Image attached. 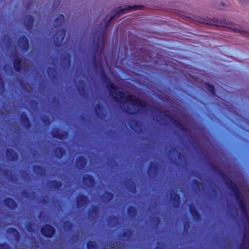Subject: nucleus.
Returning a JSON list of instances; mask_svg holds the SVG:
<instances>
[{
    "label": "nucleus",
    "instance_id": "nucleus-47",
    "mask_svg": "<svg viewBox=\"0 0 249 249\" xmlns=\"http://www.w3.org/2000/svg\"><path fill=\"white\" fill-rule=\"evenodd\" d=\"M155 249H163V246L160 242H158L157 246L156 247Z\"/></svg>",
    "mask_w": 249,
    "mask_h": 249
},
{
    "label": "nucleus",
    "instance_id": "nucleus-55",
    "mask_svg": "<svg viewBox=\"0 0 249 249\" xmlns=\"http://www.w3.org/2000/svg\"><path fill=\"white\" fill-rule=\"evenodd\" d=\"M154 109H155V110H156V111H157V112H160V113H161V111L160 109H158V108H155V107H154Z\"/></svg>",
    "mask_w": 249,
    "mask_h": 249
},
{
    "label": "nucleus",
    "instance_id": "nucleus-13",
    "mask_svg": "<svg viewBox=\"0 0 249 249\" xmlns=\"http://www.w3.org/2000/svg\"><path fill=\"white\" fill-rule=\"evenodd\" d=\"M68 133L67 132H61L60 130L56 128L52 131V136L54 138L58 139L61 140L66 139L68 137Z\"/></svg>",
    "mask_w": 249,
    "mask_h": 249
},
{
    "label": "nucleus",
    "instance_id": "nucleus-15",
    "mask_svg": "<svg viewBox=\"0 0 249 249\" xmlns=\"http://www.w3.org/2000/svg\"><path fill=\"white\" fill-rule=\"evenodd\" d=\"M87 159L83 156H79L76 159V167L79 170L83 169L87 165Z\"/></svg>",
    "mask_w": 249,
    "mask_h": 249
},
{
    "label": "nucleus",
    "instance_id": "nucleus-27",
    "mask_svg": "<svg viewBox=\"0 0 249 249\" xmlns=\"http://www.w3.org/2000/svg\"><path fill=\"white\" fill-rule=\"evenodd\" d=\"M127 212L129 217L132 218H135L137 214V209L134 206H129Z\"/></svg>",
    "mask_w": 249,
    "mask_h": 249
},
{
    "label": "nucleus",
    "instance_id": "nucleus-28",
    "mask_svg": "<svg viewBox=\"0 0 249 249\" xmlns=\"http://www.w3.org/2000/svg\"><path fill=\"white\" fill-rule=\"evenodd\" d=\"M214 6L220 10H226L231 6L229 3H226L225 2H221L220 3L215 2L214 4Z\"/></svg>",
    "mask_w": 249,
    "mask_h": 249
},
{
    "label": "nucleus",
    "instance_id": "nucleus-59",
    "mask_svg": "<svg viewBox=\"0 0 249 249\" xmlns=\"http://www.w3.org/2000/svg\"><path fill=\"white\" fill-rule=\"evenodd\" d=\"M244 236H246V233H244Z\"/></svg>",
    "mask_w": 249,
    "mask_h": 249
},
{
    "label": "nucleus",
    "instance_id": "nucleus-26",
    "mask_svg": "<svg viewBox=\"0 0 249 249\" xmlns=\"http://www.w3.org/2000/svg\"><path fill=\"white\" fill-rule=\"evenodd\" d=\"M64 19L65 17L63 14L58 15L54 20V27H57L61 26L63 23Z\"/></svg>",
    "mask_w": 249,
    "mask_h": 249
},
{
    "label": "nucleus",
    "instance_id": "nucleus-44",
    "mask_svg": "<svg viewBox=\"0 0 249 249\" xmlns=\"http://www.w3.org/2000/svg\"><path fill=\"white\" fill-rule=\"evenodd\" d=\"M240 4L242 5H247L249 2V0H238Z\"/></svg>",
    "mask_w": 249,
    "mask_h": 249
},
{
    "label": "nucleus",
    "instance_id": "nucleus-40",
    "mask_svg": "<svg viewBox=\"0 0 249 249\" xmlns=\"http://www.w3.org/2000/svg\"><path fill=\"white\" fill-rule=\"evenodd\" d=\"M239 249H248V244L245 241V238H244L242 240Z\"/></svg>",
    "mask_w": 249,
    "mask_h": 249
},
{
    "label": "nucleus",
    "instance_id": "nucleus-33",
    "mask_svg": "<svg viewBox=\"0 0 249 249\" xmlns=\"http://www.w3.org/2000/svg\"><path fill=\"white\" fill-rule=\"evenodd\" d=\"M99 208L97 206L93 205L91 209L89 211V214L90 215H93L94 216H96L98 214Z\"/></svg>",
    "mask_w": 249,
    "mask_h": 249
},
{
    "label": "nucleus",
    "instance_id": "nucleus-49",
    "mask_svg": "<svg viewBox=\"0 0 249 249\" xmlns=\"http://www.w3.org/2000/svg\"><path fill=\"white\" fill-rule=\"evenodd\" d=\"M178 159L179 160H181V158H182V154L180 153V152H178Z\"/></svg>",
    "mask_w": 249,
    "mask_h": 249
},
{
    "label": "nucleus",
    "instance_id": "nucleus-9",
    "mask_svg": "<svg viewBox=\"0 0 249 249\" xmlns=\"http://www.w3.org/2000/svg\"><path fill=\"white\" fill-rule=\"evenodd\" d=\"M20 48L24 52L27 51L29 49V43L28 38L24 35L21 36L18 41Z\"/></svg>",
    "mask_w": 249,
    "mask_h": 249
},
{
    "label": "nucleus",
    "instance_id": "nucleus-21",
    "mask_svg": "<svg viewBox=\"0 0 249 249\" xmlns=\"http://www.w3.org/2000/svg\"><path fill=\"white\" fill-rule=\"evenodd\" d=\"M189 212L193 217L196 220H199L201 218L200 214L196 208V206L193 204H190L189 206Z\"/></svg>",
    "mask_w": 249,
    "mask_h": 249
},
{
    "label": "nucleus",
    "instance_id": "nucleus-31",
    "mask_svg": "<svg viewBox=\"0 0 249 249\" xmlns=\"http://www.w3.org/2000/svg\"><path fill=\"white\" fill-rule=\"evenodd\" d=\"M205 88L213 95H214L215 94V89L214 87L209 83H205Z\"/></svg>",
    "mask_w": 249,
    "mask_h": 249
},
{
    "label": "nucleus",
    "instance_id": "nucleus-7",
    "mask_svg": "<svg viewBox=\"0 0 249 249\" xmlns=\"http://www.w3.org/2000/svg\"><path fill=\"white\" fill-rule=\"evenodd\" d=\"M66 36V30L64 29L57 31L54 36V44L57 47L61 46Z\"/></svg>",
    "mask_w": 249,
    "mask_h": 249
},
{
    "label": "nucleus",
    "instance_id": "nucleus-52",
    "mask_svg": "<svg viewBox=\"0 0 249 249\" xmlns=\"http://www.w3.org/2000/svg\"><path fill=\"white\" fill-rule=\"evenodd\" d=\"M68 62L69 65H70V64L71 63V59H70L71 56L69 54H68Z\"/></svg>",
    "mask_w": 249,
    "mask_h": 249
},
{
    "label": "nucleus",
    "instance_id": "nucleus-6",
    "mask_svg": "<svg viewBox=\"0 0 249 249\" xmlns=\"http://www.w3.org/2000/svg\"><path fill=\"white\" fill-rule=\"evenodd\" d=\"M163 116L167 119L171 120L172 123L176 127L180 130L182 132H188V129L184 125V124L178 119H175L168 113H164Z\"/></svg>",
    "mask_w": 249,
    "mask_h": 249
},
{
    "label": "nucleus",
    "instance_id": "nucleus-58",
    "mask_svg": "<svg viewBox=\"0 0 249 249\" xmlns=\"http://www.w3.org/2000/svg\"><path fill=\"white\" fill-rule=\"evenodd\" d=\"M156 218L157 219V220L159 221L160 220V219L158 217H156Z\"/></svg>",
    "mask_w": 249,
    "mask_h": 249
},
{
    "label": "nucleus",
    "instance_id": "nucleus-35",
    "mask_svg": "<svg viewBox=\"0 0 249 249\" xmlns=\"http://www.w3.org/2000/svg\"><path fill=\"white\" fill-rule=\"evenodd\" d=\"M127 188L130 192H134L136 191L135 183L132 180H129Z\"/></svg>",
    "mask_w": 249,
    "mask_h": 249
},
{
    "label": "nucleus",
    "instance_id": "nucleus-20",
    "mask_svg": "<svg viewBox=\"0 0 249 249\" xmlns=\"http://www.w3.org/2000/svg\"><path fill=\"white\" fill-rule=\"evenodd\" d=\"M170 200L175 208H178L180 205V197L179 195L177 193L170 196Z\"/></svg>",
    "mask_w": 249,
    "mask_h": 249
},
{
    "label": "nucleus",
    "instance_id": "nucleus-23",
    "mask_svg": "<svg viewBox=\"0 0 249 249\" xmlns=\"http://www.w3.org/2000/svg\"><path fill=\"white\" fill-rule=\"evenodd\" d=\"M54 153L55 157L60 160L65 154V149L62 147L57 146L54 149Z\"/></svg>",
    "mask_w": 249,
    "mask_h": 249
},
{
    "label": "nucleus",
    "instance_id": "nucleus-48",
    "mask_svg": "<svg viewBox=\"0 0 249 249\" xmlns=\"http://www.w3.org/2000/svg\"><path fill=\"white\" fill-rule=\"evenodd\" d=\"M43 122L46 124H50L51 123L50 120L48 118H46L43 120Z\"/></svg>",
    "mask_w": 249,
    "mask_h": 249
},
{
    "label": "nucleus",
    "instance_id": "nucleus-14",
    "mask_svg": "<svg viewBox=\"0 0 249 249\" xmlns=\"http://www.w3.org/2000/svg\"><path fill=\"white\" fill-rule=\"evenodd\" d=\"M6 156L7 159L11 161H17L18 159V156L17 152L11 148L6 149Z\"/></svg>",
    "mask_w": 249,
    "mask_h": 249
},
{
    "label": "nucleus",
    "instance_id": "nucleus-16",
    "mask_svg": "<svg viewBox=\"0 0 249 249\" xmlns=\"http://www.w3.org/2000/svg\"><path fill=\"white\" fill-rule=\"evenodd\" d=\"M89 202V198L87 196L80 195L76 198V205L78 208H82L86 205Z\"/></svg>",
    "mask_w": 249,
    "mask_h": 249
},
{
    "label": "nucleus",
    "instance_id": "nucleus-4",
    "mask_svg": "<svg viewBox=\"0 0 249 249\" xmlns=\"http://www.w3.org/2000/svg\"><path fill=\"white\" fill-rule=\"evenodd\" d=\"M224 183L227 185L228 187L233 192L236 201L244 197L241 195L239 188L232 180L229 178V180Z\"/></svg>",
    "mask_w": 249,
    "mask_h": 249
},
{
    "label": "nucleus",
    "instance_id": "nucleus-37",
    "mask_svg": "<svg viewBox=\"0 0 249 249\" xmlns=\"http://www.w3.org/2000/svg\"><path fill=\"white\" fill-rule=\"evenodd\" d=\"M72 227L73 224L72 222L68 220H66L64 222L63 227L65 230L69 231L72 229Z\"/></svg>",
    "mask_w": 249,
    "mask_h": 249
},
{
    "label": "nucleus",
    "instance_id": "nucleus-32",
    "mask_svg": "<svg viewBox=\"0 0 249 249\" xmlns=\"http://www.w3.org/2000/svg\"><path fill=\"white\" fill-rule=\"evenodd\" d=\"M114 195L113 193L108 191L105 192L104 194V198L107 202H109L111 201Z\"/></svg>",
    "mask_w": 249,
    "mask_h": 249
},
{
    "label": "nucleus",
    "instance_id": "nucleus-30",
    "mask_svg": "<svg viewBox=\"0 0 249 249\" xmlns=\"http://www.w3.org/2000/svg\"><path fill=\"white\" fill-rule=\"evenodd\" d=\"M56 71L54 68L48 67L47 69V73L50 78L52 79H55L56 78Z\"/></svg>",
    "mask_w": 249,
    "mask_h": 249
},
{
    "label": "nucleus",
    "instance_id": "nucleus-51",
    "mask_svg": "<svg viewBox=\"0 0 249 249\" xmlns=\"http://www.w3.org/2000/svg\"><path fill=\"white\" fill-rule=\"evenodd\" d=\"M27 194V192L26 191H23L22 192V195L25 197H27V196L26 195Z\"/></svg>",
    "mask_w": 249,
    "mask_h": 249
},
{
    "label": "nucleus",
    "instance_id": "nucleus-56",
    "mask_svg": "<svg viewBox=\"0 0 249 249\" xmlns=\"http://www.w3.org/2000/svg\"><path fill=\"white\" fill-rule=\"evenodd\" d=\"M80 83L82 84H83V85H84V82L83 81H80Z\"/></svg>",
    "mask_w": 249,
    "mask_h": 249
},
{
    "label": "nucleus",
    "instance_id": "nucleus-8",
    "mask_svg": "<svg viewBox=\"0 0 249 249\" xmlns=\"http://www.w3.org/2000/svg\"><path fill=\"white\" fill-rule=\"evenodd\" d=\"M207 164L216 174L221 177L224 182L229 180V177L225 173L220 167L213 164L212 162H209Z\"/></svg>",
    "mask_w": 249,
    "mask_h": 249
},
{
    "label": "nucleus",
    "instance_id": "nucleus-10",
    "mask_svg": "<svg viewBox=\"0 0 249 249\" xmlns=\"http://www.w3.org/2000/svg\"><path fill=\"white\" fill-rule=\"evenodd\" d=\"M13 56L15 57L13 60L14 70L17 72H19L22 69V59L18 57L17 53H15V54H13Z\"/></svg>",
    "mask_w": 249,
    "mask_h": 249
},
{
    "label": "nucleus",
    "instance_id": "nucleus-54",
    "mask_svg": "<svg viewBox=\"0 0 249 249\" xmlns=\"http://www.w3.org/2000/svg\"><path fill=\"white\" fill-rule=\"evenodd\" d=\"M109 218L111 219V220H115L116 219V217L115 216H111Z\"/></svg>",
    "mask_w": 249,
    "mask_h": 249
},
{
    "label": "nucleus",
    "instance_id": "nucleus-22",
    "mask_svg": "<svg viewBox=\"0 0 249 249\" xmlns=\"http://www.w3.org/2000/svg\"><path fill=\"white\" fill-rule=\"evenodd\" d=\"M20 120L22 125L25 128L29 129L31 127V123L25 112H23L21 114Z\"/></svg>",
    "mask_w": 249,
    "mask_h": 249
},
{
    "label": "nucleus",
    "instance_id": "nucleus-53",
    "mask_svg": "<svg viewBox=\"0 0 249 249\" xmlns=\"http://www.w3.org/2000/svg\"><path fill=\"white\" fill-rule=\"evenodd\" d=\"M133 123L136 125L137 126L138 124V122L136 120L132 121Z\"/></svg>",
    "mask_w": 249,
    "mask_h": 249
},
{
    "label": "nucleus",
    "instance_id": "nucleus-36",
    "mask_svg": "<svg viewBox=\"0 0 249 249\" xmlns=\"http://www.w3.org/2000/svg\"><path fill=\"white\" fill-rule=\"evenodd\" d=\"M88 249H97L98 246L94 241H89L87 243Z\"/></svg>",
    "mask_w": 249,
    "mask_h": 249
},
{
    "label": "nucleus",
    "instance_id": "nucleus-24",
    "mask_svg": "<svg viewBox=\"0 0 249 249\" xmlns=\"http://www.w3.org/2000/svg\"><path fill=\"white\" fill-rule=\"evenodd\" d=\"M95 112L98 117L102 118L104 116V107L100 103H98L95 107Z\"/></svg>",
    "mask_w": 249,
    "mask_h": 249
},
{
    "label": "nucleus",
    "instance_id": "nucleus-38",
    "mask_svg": "<svg viewBox=\"0 0 249 249\" xmlns=\"http://www.w3.org/2000/svg\"><path fill=\"white\" fill-rule=\"evenodd\" d=\"M92 58L93 60V65L94 68L96 69V71H97L98 68L102 66L101 63H100L98 64L97 62V54H93Z\"/></svg>",
    "mask_w": 249,
    "mask_h": 249
},
{
    "label": "nucleus",
    "instance_id": "nucleus-17",
    "mask_svg": "<svg viewBox=\"0 0 249 249\" xmlns=\"http://www.w3.org/2000/svg\"><path fill=\"white\" fill-rule=\"evenodd\" d=\"M5 206L10 210H14L18 207V204L15 200L11 197H6L3 200Z\"/></svg>",
    "mask_w": 249,
    "mask_h": 249
},
{
    "label": "nucleus",
    "instance_id": "nucleus-2",
    "mask_svg": "<svg viewBox=\"0 0 249 249\" xmlns=\"http://www.w3.org/2000/svg\"><path fill=\"white\" fill-rule=\"evenodd\" d=\"M144 7L142 5H134L133 6H127L124 8L122 7H118L116 9L113 14L109 19V20L106 22L104 19L101 22V24L103 23L105 24V27L102 32H97L93 36V38L95 43V46L93 48L92 53L93 54H97L98 53L101 51V49H100V44L101 42H103L104 40V34L106 31L109 23L113 19L120 17L123 14L127 13L129 11L141 10Z\"/></svg>",
    "mask_w": 249,
    "mask_h": 249
},
{
    "label": "nucleus",
    "instance_id": "nucleus-50",
    "mask_svg": "<svg viewBox=\"0 0 249 249\" xmlns=\"http://www.w3.org/2000/svg\"><path fill=\"white\" fill-rule=\"evenodd\" d=\"M170 152H172L173 153L178 152L177 149L175 148H172L170 149Z\"/></svg>",
    "mask_w": 249,
    "mask_h": 249
},
{
    "label": "nucleus",
    "instance_id": "nucleus-43",
    "mask_svg": "<svg viewBox=\"0 0 249 249\" xmlns=\"http://www.w3.org/2000/svg\"><path fill=\"white\" fill-rule=\"evenodd\" d=\"M78 90L80 93L84 94L85 92V88L84 85L82 87H78Z\"/></svg>",
    "mask_w": 249,
    "mask_h": 249
},
{
    "label": "nucleus",
    "instance_id": "nucleus-45",
    "mask_svg": "<svg viewBox=\"0 0 249 249\" xmlns=\"http://www.w3.org/2000/svg\"><path fill=\"white\" fill-rule=\"evenodd\" d=\"M5 87L4 82L2 77L0 75V87L1 89H4Z\"/></svg>",
    "mask_w": 249,
    "mask_h": 249
},
{
    "label": "nucleus",
    "instance_id": "nucleus-19",
    "mask_svg": "<svg viewBox=\"0 0 249 249\" xmlns=\"http://www.w3.org/2000/svg\"><path fill=\"white\" fill-rule=\"evenodd\" d=\"M34 22L35 18L32 15H28L25 16V25L28 31H30L33 29Z\"/></svg>",
    "mask_w": 249,
    "mask_h": 249
},
{
    "label": "nucleus",
    "instance_id": "nucleus-29",
    "mask_svg": "<svg viewBox=\"0 0 249 249\" xmlns=\"http://www.w3.org/2000/svg\"><path fill=\"white\" fill-rule=\"evenodd\" d=\"M34 172L37 175L42 176L44 172V168L41 165H34L33 167Z\"/></svg>",
    "mask_w": 249,
    "mask_h": 249
},
{
    "label": "nucleus",
    "instance_id": "nucleus-41",
    "mask_svg": "<svg viewBox=\"0 0 249 249\" xmlns=\"http://www.w3.org/2000/svg\"><path fill=\"white\" fill-rule=\"evenodd\" d=\"M0 249H10L9 245L6 243H0Z\"/></svg>",
    "mask_w": 249,
    "mask_h": 249
},
{
    "label": "nucleus",
    "instance_id": "nucleus-5",
    "mask_svg": "<svg viewBox=\"0 0 249 249\" xmlns=\"http://www.w3.org/2000/svg\"><path fill=\"white\" fill-rule=\"evenodd\" d=\"M40 232L44 237L52 238L55 234L56 230L53 226L46 224L41 228Z\"/></svg>",
    "mask_w": 249,
    "mask_h": 249
},
{
    "label": "nucleus",
    "instance_id": "nucleus-18",
    "mask_svg": "<svg viewBox=\"0 0 249 249\" xmlns=\"http://www.w3.org/2000/svg\"><path fill=\"white\" fill-rule=\"evenodd\" d=\"M83 181L84 184L89 187H91L95 184L94 177L89 174H85L83 176Z\"/></svg>",
    "mask_w": 249,
    "mask_h": 249
},
{
    "label": "nucleus",
    "instance_id": "nucleus-39",
    "mask_svg": "<svg viewBox=\"0 0 249 249\" xmlns=\"http://www.w3.org/2000/svg\"><path fill=\"white\" fill-rule=\"evenodd\" d=\"M26 229L27 230V231L29 232H34L33 225V224L31 222L28 223L26 225Z\"/></svg>",
    "mask_w": 249,
    "mask_h": 249
},
{
    "label": "nucleus",
    "instance_id": "nucleus-57",
    "mask_svg": "<svg viewBox=\"0 0 249 249\" xmlns=\"http://www.w3.org/2000/svg\"><path fill=\"white\" fill-rule=\"evenodd\" d=\"M32 102L33 103H36V102L35 100H32Z\"/></svg>",
    "mask_w": 249,
    "mask_h": 249
},
{
    "label": "nucleus",
    "instance_id": "nucleus-11",
    "mask_svg": "<svg viewBox=\"0 0 249 249\" xmlns=\"http://www.w3.org/2000/svg\"><path fill=\"white\" fill-rule=\"evenodd\" d=\"M158 163L155 161H151L148 168L147 172L149 176L153 178L158 174Z\"/></svg>",
    "mask_w": 249,
    "mask_h": 249
},
{
    "label": "nucleus",
    "instance_id": "nucleus-46",
    "mask_svg": "<svg viewBox=\"0 0 249 249\" xmlns=\"http://www.w3.org/2000/svg\"><path fill=\"white\" fill-rule=\"evenodd\" d=\"M128 231H129V233L127 231H124L123 233H122V236L124 237H127L129 234V233H131V231L130 230H128Z\"/></svg>",
    "mask_w": 249,
    "mask_h": 249
},
{
    "label": "nucleus",
    "instance_id": "nucleus-3",
    "mask_svg": "<svg viewBox=\"0 0 249 249\" xmlns=\"http://www.w3.org/2000/svg\"><path fill=\"white\" fill-rule=\"evenodd\" d=\"M199 22L207 25L222 27L229 29L231 32L239 33L245 36L249 37V32L245 31L241 26L232 23H229L225 18H215L207 17L201 19Z\"/></svg>",
    "mask_w": 249,
    "mask_h": 249
},
{
    "label": "nucleus",
    "instance_id": "nucleus-12",
    "mask_svg": "<svg viewBox=\"0 0 249 249\" xmlns=\"http://www.w3.org/2000/svg\"><path fill=\"white\" fill-rule=\"evenodd\" d=\"M236 201L238 204L243 217L245 218H248L249 213L247 209L246 203L244 197L236 200Z\"/></svg>",
    "mask_w": 249,
    "mask_h": 249
},
{
    "label": "nucleus",
    "instance_id": "nucleus-25",
    "mask_svg": "<svg viewBox=\"0 0 249 249\" xmlns=\"http://www.w3.org/2000/svg\"><path fill=\"white\" fill-rule=\"evenodd\" d=\"M7 231L9 234L13 236L17 240H18L20 238L19 233L16 229L9 228Z\"/></svg>",
    "mask_w": 249,
    "mask_h": 249
},
{
    "label": "nucleus",
    "instance_id": "nucleus-1",
    "mask_svg": "<svg viewBox=\"0 0 249 249\" xmlns=\"http://www.w3.org/2000/svg\"><path fill=\"white\" fill-rule=\"evenodd\" d=\"M100 67L101 68L100 78L103 83L106 84L110 96L114 102L120 105L124 104L125 101L129 103L134 107L133 111L128 112L129 114L132 115L135 114L140 111L147 108L148 105L145 101L142 100L134 95H126L124 92L118 90L120 88L110 81L103 67L102 66Z\"/></svg>",
    "mask_w": 249,
    "mask_h": 249
},
{
    "label": "nucleus",
    "instance_id": "nucleus-34",
    "mask_svg": "<svg viewBox=\"0 0 249 249\" xmlns=\"http://www.w3.org/2000/svg\"><path fill=\"white\" fill-rule=\"evenodd\" d=\"M51 185H52V187L56 190L60 189L62 187V183L60 181L56 180H53L51 181Z\"/></svg>",
    "mask_w": 249,
    "mask_h": 249
},
{
    "label": "nucleus",
    "instance_id": "nucleus-42",
    "mask_svg": "<svg viewBox=\"0 0 249 249\" xmlns=\"http://www.w3.org/2000/svg\"><path fill=\"white\" fill-rule=\"evenodd\" d=\"M192 182L194 186H196L198 188H199L202 185V183L200 182L196 179H193Z\"/></svg>",
    "mask_w": 249,
    "mask_h": 249
}]
</instances>
